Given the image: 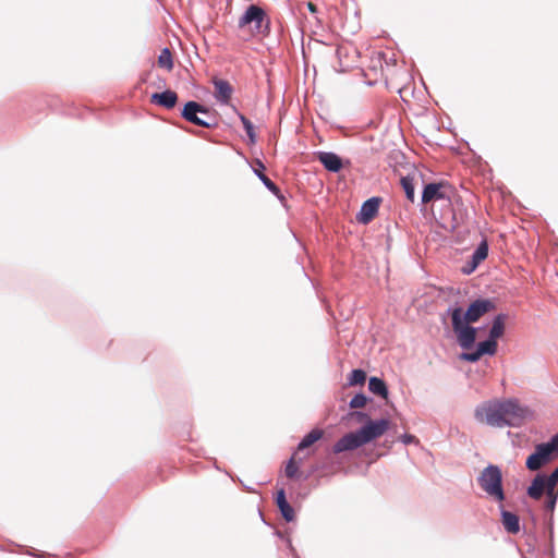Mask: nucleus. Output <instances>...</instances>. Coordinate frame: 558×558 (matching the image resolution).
I'll return each instance as SVG.
<instances>
[{"label": "nucleus", "instance_id": "obj_5", "mask_svg": "<svg viewBox=\"0 0 558 558\" xmlns=\"http://www.w3.org/2000/svg\"><path fill=\"white\" fill-rule=\"evenodd\" d=\"M269 21L266 12L258 5H250L244 14L239 19V27H248L252 35L263 34L268 28Z\"/></svg>", "mask_w": 558, "mask_h": 558}, {"label": "nucleus", "instance_id": "obj_32", "mask_svg": "<svg viewBox=\"0 0 558 558\" xmlns=\"http://www.w3.org/2000/svg\"><path fill=\"white\" fill-rule=\"evenodd\" d=\"M475 256L485 260L488 255V245L486 241H483L473 253Z\"/></svg>", "mask_w": 558, "mask_h": 558}, {"label": "nucleus", "instance_id": "obj_26", "mask_svg": "<svg viewBox=\"0 0 558 558\" xmlns=\"http://www.w3.org/2000/svg\"><path fill=\"white\" fill-rule=\"evenodd\" d=\"M366 380V373L362 369H353L349 377V385L356 386L363 385Z\"/></svg>", "mask_w": 558, "mask_h": 558}, {"label": "nucleus", "instance_id": "obj_6", "mask_svg": "<svg viewBox=\"0 0 558 558\" xmlns=\"http://www.w3.org/2000/svg\"><path fill=\"white\" fill-rule=\"evenodd\" d=\"M182 117L198 126L210 129L216 125L215 118L209 114V110L196 101H189L182 110Z\"/></svg>", "mask_w": 558, "mask_h": 558}, {"label": "nucleus", "instance_id": "obj_27", "mask_svg": "<svg viewBox=\"0 0 558 558\" xmlns=\"http://www.w3.org/2000/svg\"><path fill=\"white\" fill-rule=\"evenodd\" d=\"M545 497H546L545 508L548 511H554L557 499H558L557 488H548L547 495Z\"/></svg>", "mask_w": 558, "mask_h": 558}, {"label": "nucleus", "instance_id": "obj_9", "mask_svg": "<svg viewBox=\"0 0 558 558\" xmlns=\"http://www.w3.org/2000/svg\"><path fill=\"white\" fill-rule=\"evenodd\" d=\"M450 186L446 182L428 183L422 194V203L428 204L438 199H449Z\"/></svg>", "mask_w": 558, "mask_h": 558}, {"label": "nucleus", "instance_id": "obj_10", "mask_svg": "<svg viewBox=\"0 0 558 558\" xmlns=\"http://www.w3.org/2000/svg\"><path fill=\"white\" fill-rule=\"evenodd\" d=\"M364 438L361 436L360 429L354 433H348L342 436L335 445L333 452L340 453L343 451L354 450L365 445Z\"/></svg>", "mask_w": 558, "mask_h": 558}, {"label": "nucleus", "instance_id": "obj_19", "mask_svg": "<svg viewBox=\"0 0 558 558\" xmlns=\"http://www.w3.org/2000/svg\"><path fill=\"white\" fill-rule=\"evenodd\" d=\"M308 457H310V452H307L306 454H303V456L294 452L286 465L284 472H286L287 477H289V478L295 477L298 474V471H299V464Z\"/></svg>", "mask_w": 558, "mask_h": 558}, {"label": "nucleus", "instance_id": "obj_23", "mask_svg": "<svg viewBox=\"0 0 558 558\" xmlns=\"http://www.w3.org/2000/svg\"><path fill=\"white\" fill-rule=\"evenodd\" d=\"M497 341L489 338L486 341L480 342L476 350L482 356L484 354L494 355L497 351Z\"/></svg>", "mask_w": 558, "mask_h": 558}, {"label": "nucleus", "instance_id": "obj_13", "mask_svg": "<svg viewBox=\"0 0 558 558\" xmlns=\"http://www.w3.org/2000/svg\"><path fill=\"white\" fill-rule=\"evenodd\" d=\"M324 436L323 429L314 428L312 429L307 435L304 436V438L299 444L295 452L298 454H306L310 452V456L312 454V451H310V448L319 439H322Z\"/></svg>", "mask_w": 558, "mask_h": 558}, {"label": "nucleus", "instance_id": "obj_37", "mask_svg": "<svg viewBox=\"0 0 558 558\" xmlns=\"http://www.w3.org/2000/svg\"><path fill=\"white\" fill-rule=\"evenodd\" d=\"M307 9L311 13L317 12V7L313 2H307Z\"/></svg>", "mask_w": 558, "mask_h": 558}, {"label": "nucleus", "instance_id": "obj_28", "mask_svg": "<svg viewBox=\"0 0 558 558\" xmlns=\"http://www.w3.org/2000/svg\"><path fill=\"white\" fill-rule=\"evenodd\" d=\"M240 120L246 131V134L250 138V142L252 144H254L256 142V134H255V131H254V125L253 123L243 114H240Z\"/></svg>", "mask_w": 558, "mask_h": 558}, {"label": "nucleus", "instance_id": "obj_38", "mask_svg": "<svg viewBox=\"0 0 558 558\" xmlns=\"http://www.w3.org/2000/svg\"><path fill=\"white\" fill-rule=\"evenodd\" d=\"M372 62L377 63L379 65V68L381 69V58H380V54H378L375 59H373Z\"/></svg>", "mask_w": 558, "mask_h": 558}, {"label": "nucleus", "instance_id": "obj_3", "mask_svg": "<svg viewBox=\"0 0 558 558\" xmlns=\"http://www.w3.org/2000/svg\"><path fill=\"white\" fill-rule=\"evenodd\" d=\"M478 484L481 488L493 499L497 501L505 500L502 473L497 465L490 464L485 468L478 477Z\"/></svg>", "mask_w": 558, "mask_h": 558}, {"label": "nucleus", "instance_id": "obj_7", "mask_svg": "<svg viewBox=\"0 0 558 558\" xmlns=\"http://www.w3.org/2000/svg\"><path fill=\"white\" fill-rule=\"evenodd\" d=\"M495 310V304L488 299H477L470 304L466 312H462V319L466 324L476 323L485 314Z\"/></svg>", "mask_w": 558, "mask_h": 558}, {"label": "nucleus", "instance_id": "obj_22", "mask_svg": "<svg viewBox=\"0 0 558 558\" xmlns=\"http://www.w3.org/2000/svg\"><path fill=\"white\" fill-rule=\"evenodd\" d=\"M368 389L374 395L380 396L387 399L388 389L384 380L378 377H371L368 381Z\"/></svg>", "mask_w": 558, "mask_h": 558}, {"label": "nucleus", "instance_id": "obj_36", "mask_svg": "<svg viewBox=\"0 0 558 558\" xmlns=\"http://www.w3.org/2000/svg\"><path fill=\"white\" fill-rule=\"evenodd\" d=\"M402 441L405 444V445H409V444H417L418 440L417 438L414 436V435H403L402 436Z\"/></svg>", "mask_w": 558, "mask_h": 558}, {"label": "nucleus", "instance_id": "obj_24", "mask_svg": "<svg viewBox=\"0 0 558 558\" xmlns=\"http://www.w3.org/2000/svg\"><path fill=\"white\" fill-rule=\"evenodd\" d=\"M158 65L168 71H171L173 68L172 54L168 48L161 50L158 57Z\"/></svg>", "mask_w": 558, "mask_h": 558}, {"label": "nucleus", "instance_id": "obj_25", "mask_svg": "<svg viewBox=\"0 0 558 558\" xmlns=\"http://www.w3.org/2000/svg\"><path fill=\"white\" fill-rule=\"evenodd\" d=\"M400 183L407 195V198L413 203L415 199L413 179L410 177H403L401 178Z\"/></svg>", "mask_w": 558, "mask_h": 558}, {"label": "nucleus", "instance_id": "obj_11", "mask_svg": "<svg viewBox=\"0 0 558 558\" xmlns=\"http://www.w3.org/2000/svg\"><path fill=\"white\" fill-rule=\"evenodd\" d=\"M380 201L379 197H372L364 202L356 217L357 221L364 225L371 222L378 213Z\"/></svg>", "mask_w": 558, "mask_h": 558}, {"label": "nucleus", "instance_id": "obj_8", "mask_svg": "<svg viewBox=\"0 0 558 558\" xmlns=\"http://www.w3.org/2000/svg\"><path fill=\"white\" fill-rule=\"evenodd\" d=\"M390 426V422L386 418L378 421L368 420L366 424L360 429L361 436L364 438L363 441L366 444L383 436Z\"/></svg>", "mask_w": 558, "mask_h": 558}, {"label": "nucleus", "instance_id": "obj_18", "mask_svg": "<svg viewBox=\"0 0 558 558\" xmlns=\"http://www.w3.org/2000/svg\"><path fill=\"white\" fill-rule=\"evenodd\" d=\"M501 522L505 530L510 534H517L520 531L519 517L512 512L504 510L501 512Z\"/></svg>", "mask_w": 558, "mask_h": 558}, {"label": "nucleus", "instance_id": "obj_4", "mask_svg": "<svg viewBox=\"0 0 558 558\" xmlns=\"http://www.w3.org/2000/svg\"><path fill=\"white\" fill-rule=\"evenodd\" d=\"M451 322L460 347L464 350L471 349L476 340V329L463 322L461 307L451 311Z\"/></svg>", "mask_w": 558, "mask_h": 558}, {"label": "nucleus", "instance_id": "obj_1", "mask_svg": "<svg viewBox=\"0 0 558 558\" xmlns=\"http://www.w3.org/2000/svg\"><path fill=\"white\" fill-rule=\"evenodd\" d=\"M529 415L527 408L515 399H493L474 410V417L481 424L492 427L520 426Z\"/></svg>", "mask_w": 558, "mask_h": 558}, {"label": "nucleus", "instance_id": "obj_20", "mask_svg": "<svg viewBox=\"0 0 558 558\" xmlns=\"http://www.w3.org/2000/svg\"><path fill=\"white\" fill-rule=\"evenodd\" d=\"M257 163L260 168L255 169V173L257 174V177L262 180V182L270 192H272L279 198H283V196L280 194L279 187L266 174H264L263 170L265 169V166L260 161H257Z\"/></svg>", "mask_w": 558, "mask_h": 558}, {"label": "nucleus", "instance_id": "obj_17", "mask_svg": "<svg viewBox=\"0 0 558 558\" xmlns=\"http://www.w3.org/2000/svg\"><path fill=\"white\" fill-rule=\"evenodd\" d=\"M276 504L286 521L290 522L294 520V510L287 501L284 489L277 492Z\"/></svg>", "mask_w": 558, "mask_h": 558}, {"label": "nucleus", "instance_id": "obj_21", "mask_svg": "<svg viewBox=\"0 0 558 558\" xmlns=\"http://www.w3.org/2000/svg\"><path fill=\"white\" fill-rule=\"evenodd\" d=\"M505 320L506 316L500 314L497 315L493 322V326L489 331V338L497 341L500 337H502L505 332Z\"/></svg>", "mask_w": 558, "mask_h": 558}, {"label": "nucleus", "instance_id": "obj_2", "mask_svg": "<svg viewBox=\"0 0 558 558\" xmlns=\"http://www.w3.org/2000/svg\"><path fill=\"white\" fill-rule=\"evenodd\" d=\"M558 457V433L548 442L538 444L525 462L529 471H538Z\"/></svg>", "mask_w": 558, "mask_h": 558}, {"label": "nucleus", "instance_id": "obj_12", "mask_svg": "<svg viewBox=\"0 0 558 558\" xmlns=\"http://www.w3.org/2000/svg\"><path fill=\"white\" fill-rule=\"evenodd\" d=\"M547 492L548 481L545 478V475L537 474L527 488L529 497L535 500H539L543 495H547Z\"/></svg>", "mask_w": 558, "mask_h": 558}, {"label": "nucleus", "instance_id": "obj_14", "mask_svg": "<svg viewBox=\"0 0 558 558\" xmlns=\"http://www.w3.org/2000/svg\"><path fill=\"white\" fill-rule=\"evenodd\" d=\"M150 102L166 109H172L178 102V95L175 92L170 89L162 93H155L150 96Z\"/></svg>", "mask_w": 558, "mask_h": 558}, {"label": "nucleus", "instance_id": "obj_35", "mask_svg": "<svg viewBox=\"0 0 558 558\" xmlns=\"http://www.w3.org/2000/svg\"><path fill=\"white\" fill-rule=\"evenodd\" d=\"M348 416L351 418H355L357 422H364L369 420L366 413L360 411L351 412Z\"/></svg>", "mask_w": 558, "mask_h": 558}, {"label": "nucleus", "instance_id": "obj_33", "mask_svg": "<svg viewBox=\"0 0 558 558\" xmlns=\"http://www.w3.org/2000/svg\"><path fill=\"white\" fill-rule=\"evenodd\" d=\"M482 355L476 350L475 352H464L460 355V359L468 362H477Z\"/></svg>", "mask_w": 558, "mask_h": 558}, {"label": "nucleus", "instance_id": "obj_29", "mask_svg": "<svg viewBox=\"0 0 558 558\" xmlns=\"http://www.w3.org/2000/svg\"><path fill=\"white\" fill-rule=\"evenodd\" d=\"M367 398L363 393H359L352 398L350 401L351 409H362L366 405Z\"/></svg>", "mask_w": 558, "mask_h": 558}, {"label": "nucleus", "instance_id": "obj_30", "mask_svg": "<svg viewBox=\"0 0 558 558\" xmlns=\"http://www.w3.org/2000/svg\"><path fill=\"white\" fill-rule=\"evenodd\" d=\"M483 262L482 258L475 256L474 254L472 255V258H471V262L468 264L466 267L463 268V272L464 274H471L473 272L476 267Z\"/></svg>", "mask_w": 558, "mask_h": 558}, {"label": "nucleus", "instance_id": "obj_16", "mask_svg": "<svg viewBox=\"0 0 558 558\" xmlns=\"http://www.w3.org/2000/svg\"><path fill=\"white\" fill-rule=\"evenodd\" d=\"M317 159L329 171L338 172L342 168L341 158L333 153L320 151L317 155Z\"/></svg>", "mask_w": 558, "mask_h": 558}, {"label": "nucleus", "instance_id": "obj_34", "mask_svg": "<svg viewBox=\"0 0 558 558\" xmlns=\"http://www.w3.org/2000/svg\"><path fill=\"white\" fill-rule=\"evenodd\" d=\"M545 478L548 481V488H556L558 483V466L549 475H545Z\"/></svg>", "mask_w": 558, "mask_h": 558}, {"label": "nucleus", "instance_id": "obj_15", "mask_svg": "<svg viewBox=\"0 0 558 558\" xmlns=\"http://www.w3.org/2000/svg\"><path fill=\"white\" fill-rule=\"evenodd\" d=\"M215 86V97L223 104H228L231 99L233 88L228 81L215 78L213 81Z\"/></svg>", "mask_w": 558, "mask_h": 558}, {"label": "nucleus", "instance_id": "obj_31", "mask_svg": "<svg viewBox=\"0 0 558 558\" xmlns=\"http://www.w3.org/2000/svg\"><path fill=\"white\" fill-rule=\"evenodd\" d=\"M483 262L482 258L475 256L474 254L472 255V258H471V262L468 264L466 267L463 268V272L464 274H471L473 272L476 267Z\"/></svg>", "mask_w": 558, "mask_h": 558}]
</instances>
